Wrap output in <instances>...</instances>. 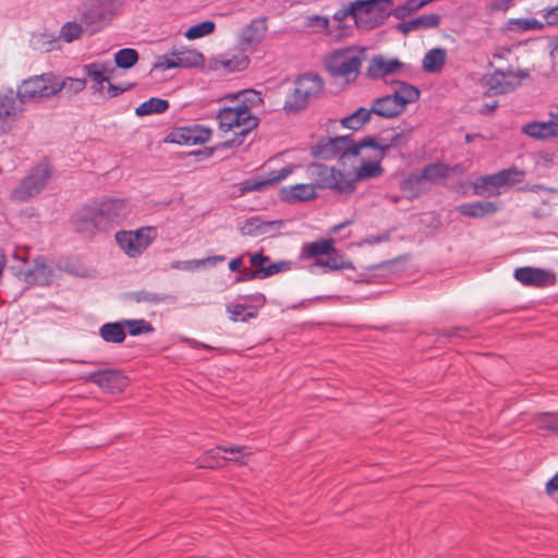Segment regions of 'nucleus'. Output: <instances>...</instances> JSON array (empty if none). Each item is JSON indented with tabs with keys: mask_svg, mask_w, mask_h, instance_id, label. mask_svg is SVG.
<instances>
[{
	"mask_svg": "<svg viewBox=\"0 0 558 558\" xmlns=\"http://www.w3.org/2000/svg\"><path fill=\"white\" fill-rule=\"evenodd\" d=\"M171 69H178L174 51L158 56L151 68L153 71L157 70L161 72Z\"/></svg>",
	"mask_w": 558,
	"mask_h": 558,
	"instance_id": "52",
	"label": "nucleus"
},
{
	"mask_svg": "<svg viewBox=\"0 0 558 558\" xmlns=\"http://www.w3.org/2000/svg\"><path fill=\"white\" fill-rule=\"evenodd\" d=\"M451 168L441 162H434L426 165L420 174L422 181H428L435 183L439 180L447 179L450 174Z\"/></svg>",
	"mask_w": 558,
	"mask_h": 558,
	"instance_id": "32",
	"label": "nucleus"
},
{
	"mask_svg": "<svg viewBox=\"0 0 558 558\" xmlns=\"http://www.w3.org/2000/svg\"><path fill=\"white\" fill-rule=\"evenodd\" d=\"M135 84L133 83H129L124 86L122 85H114L112 84L110 81L108 82L107 84V88L106 90L104 89V95L106 96V98H114V97H118L120 96L121 94H123L124 92L131 89L134 87Z\"/></svg>",
	"mask_w": 558,
	"mask_h": 558,
	"instance_id": "55",
	"label": "nucleus"
},
{
	"mask_svg": "<svg viewBox=\"0 0 558 558\" xmlns=\"http://www.w3.org/2000/svg\"><path fill=\"white\" fill-rule=\"evenodd\" d=\"M333 250L332 240H320L308 244L306 248V256L308 258L318 257L322 255H328Z\"/></svg>",
	"mask_w": 558,
	"mask_h": 558,
	"instance_id": "47",
	"label": "nucleus"
},
{
	"mask_svg": "<svg viewBox=\"0 0 558 558\" xmlns=\"http://www.w3.org/2000/svg\"><path fill=\"white\" fill-rule=\"evenodd\" d=\"M499 187L498 172H496L478 178L474 184V194L483 195L484 192H488L489 195H499Z\"/></svg>",
	"mask_w": 558,
	"mask_h": 558,
	"instance_id": "37",
	"label": "nucleus"
},
{
	"mask_svg": "<svg viewBox=\"0 0 558 558\" xmlns=\"http://www.w3.org/2000/svg\"><path fill=\"white\" fill-rule=\"evenodd\" d=\"M217 120L222 131L238 130L235 133L242 136L258 125V119L252 114L251 108L245 102L221 108Z\"/></svg>",
	"mask_w": 558,
	"mask_h": 558,
	"instance_id": "7",
	"label": "nucleus"
},
{
	"mask_svg": "<svg viewBox=\"0 0 558 558\" xmlns=\"http://www.w3.org/2000/svg\"><path fill=\"white\" fill-rule=\"evenodd\" d=\"M266 302V296L260 292L239 295L234 302L227 304L226 311L232 322L245 323L256 318Z\"/></svg>",
	"mask_w": 558,
	"mask_h": 558,
	"instance_id": "11",
	"label": "nucleus"
},
{
	"mask_svg": "<svg viewBox=\"0 0 558 558\" xmlns=\"http://www.w3.org/2000/svg\"><path fill=\"white\" fill-rule=\"evenodd\" d=\"M106 17V9L101 0H86L82 3L80 23L88 35H94L102 29Z\"/></svg>",
	"mask_w": 558,
	"mask_h": 558,
	"instance_id": "16",
	"label": "nucleus"
},
{
	"mask_svg": "<svg viewBox=\"0 0 558 558\" xmlns=\"http://www.w3.org/2000/svg\"><path fill=\"white\" fill-rule=\"evenodd\" d=\"M24 104L16 97L12 87L0 90V133H8L12 130L15 121L24 111Z\"/></svg>",
	"mask_w": 558,
	"mask_h": 558,
	"instance_id": "14",
	"label": "nucleus"
},
{
	"mask_svg": "<svg viewBox=\"0 0 558 558\" xmlns=\"http://www.w3.org/2000/svg\"><path fill=\"white\" fill-rule=\"evenodd\" d=\"M267 31L265 17L253 19L240 33L239 46L246 51L260 43Z\"/></svg>",
	"mask_w": 558,
	"mask_h": 558,
	"instance_id": "19",
	"label": "nucleus"
},
{
	"mask_svg": "<svg viewBox=\"0 0 558 558\" xmlns=\"http://www.w3.org/2000/svg\"><path fill=\"white\" fill-rule=\"evenodd\" d=\"M129 214L125 199L105 197L99 202L82 206L73 215L72 222L78 233L93 236L120 225Z\"/></svg>",
	"mask_w": 558,
	"mask_h": 558,
	"instance_id": "1",
	"label": "nucleus"
},
{
	"mask_svg": "<svg viewBox=\"0 0 558 558\" xmlns=\"http://www.w3.org/2000/svg\"><path fill=\"white\" fill-rule=\"evenodd\" d=\"M409 142V135L404 132L393 133L390 137H375V145L368 146L373 150L372 155L367 156L369 161L364 162L357 170L355 178L349 180H364L369 178H378L384 173V168L380 161L385 158L386 153L393 147L405 146Z\"/></svg>",
	"mask_w": 558,
	"mask_h": 558,
	"instance_id": "5",
	"label": "nucleus"
},
{
	"mask_svg": "<svg viewBox=\"0 0 558 558\" xmlns=\"http://www.w3.org/2000/svg\"><path fill=\"white\" fill-rule=\"evenodd\" d=\"M124 326L128 327L129 333L133 337L144 333H151L154 331L153 325L143 318L125 319Z\"/></svg>",
	"mask_w": 558,
	"mask_h": 558,
	"instance_id": "48",
	"label": "nucleus"
},
{
	"mask_svg": "<svg viewBox=\"0 0 558 558\" xmlns=\"http://www.w3.org/2000/svg\"><path fill=\"white\" fill-rule=\"evenodd\" d=\"M131 301L136 303H144L149 305H159L173 300V296L165 293H156L147 290H140L131 292L129 295Z\"/></svg>",
	"mask_w": 558,
	"mask_h": 558,
	"instance_id": "34",
	"label": "nucleus"
},
{
	"mask_svg": "<svg viewBox=\"0 0 558 558\" xmlns=\"http://www.w3.org/2000/svg\"><path fill=\"white\" fill-rule=\"evenodd\" d=\"M372 145H375V137L373 136H365L359 142H355L351 135L333 137L327 144V157L342 159L356 156L362 149Z\"/></svg>",
	"mask_w": 558,
	"mask_h": 558,
	"instance_id": "13",
	"label": "nucleus"
},
{
	"mask_svg": "<svg viewBox=\"0 0 558 558\" xmlns=\"http://www.w3.org/2000/svg\"><path fill=\"white\" fill-rule=\"evenodd\" d=\"M544 19L547 25L555 26L558 25V4L544 13Z\"/></svg>",
	"mask_w": 558,
	"mask_h": 558,
	"instance_id": "58",
	"label": "nucleus"
},
{
	"mask_svg": "<svg viewBox=\"0 0 558 558\" xmlns=\"http://www.w3.org/2000/svg\"><path fill=\"white\" fill-rule=\"evenodd\" d=\"M374 113L373 111H371V108L369 109H366V108H359L356 111L353 112V116L355 118H357V120L361 122V124L363 125L366 121H368V119L371 118V114Z\"/></svg>",
	"mask_w": 558,
	"mask_h": 558,
	"instance_id": "61",
	"label": "nucleus"
},
{
	"mask_svg": "<svg viewBox=\"0 0 558 558\" xmlns=\"http://www.w3.org/2000/svg\"><path fill=\"white\" fill-rule=\"evenodd\" d=\"M178 138L172 140L178 144L196 145L209 141L211 131L203 125L193 124L179 129Z\"/></svg>",
	"mask_w": 558,
	"mask_h": 558,
	"instance_id": "21",
	"label": "nucleus"
},
{
	"mask_svg": "<svg viewBox=\"0 0 558 558\" xmlns=\"http://www.w3.org/2000/svg\"><path fill=\"white\" fill-rule=\"evenodd\" d=\"M393 93L391 96L402 106L405 110L407 105L418 100L421 92L417 87L402 81H391Z\"/></svg>",
	"mask_w": 558,
	"mask_h": 558,
	"instance_id": "26",
	"label": "nucleus"
},
{
	"mask_svg": "<svg viewBox=\"0 0 558 558\" xmlns=\"http://www.w3.org/2000/svg\"><path fill=\"white\" fill-rule=\"evenodd\" d=\"M85 380L97 385L107 393H121L129 386V378L119 369H101L88 373Z\"/></svg>",
	"mask_w": 558,
	"mask_h": 558,
	"instance_id": "15",
	"label": "nucleus"
},
{
	"mask_svg": "<svg viewBox=\"0 0 558 558\" xmlns=\"http://www.w3.org/2000/svg\"><path fill=\"white\" fill-rule=\"evenodd\" d=\"M348 16H351L353 19L354 23L356 24V8H355L354 1L350 2L349 4H344L339 10H337L333 13L332 19L335 22L339 23L338 27L341 29L342 28L341 23Z\"/></svg>",
	"mask_w": 558,
	"mask_h": 558,
	"instance_id": "53",
	"label": "nucleus"
},
{
	"mask_svg": "<svg viewBox=\"0 0 558 558\" xmlns=\"http://www.w3.org/2000/svg\"><path fill=\"white\" fill-rule=\"evenodd\" d=\"M513 277L525 287L546 288L555 286L557 282L554 271L530 266L517 268Z\"/></svg>",
	"mask_w": 558,
	"mask_h": 558,
	"instance_id": "17",
	"label": "nucleus"
},
{
	"mask_svg": "<svg viewBox=\"0 0 558 558\" xmlns=\"http://www.w3.org/2000/svg\"><path fill=\"white\" fill-rule=\"evenodd\" d=\"M356 27L374 29L390 15L389 0H355Z\"/></svg>",
	"mask_w": 558,
	"mask_h": 558,
	"instance_id": "9",
	"label": "nucleus"
},
{
	"mask_svg": "<svg viewBox=\"0 0 558 558\" xmlns=\"http://www.w3.org/2000/svg\"><path fill=\"white\" fill-rule=\"evenodd\" d=\"M371 111L381 118L391 119L400 116L404 110L391 95H386L373 101Z\"/></svg>",
	"mask_w": 558,
	"mask_h": 558,
	"instance_id": "25",
	"label": "nucleus"
},
{
	"mask_svg": "<svg viewBox=\"0 0 558 558\" xmlns=\"http://www.w3.org/2000/svg\"><path fill=\"white\" fill-rule=\"evenodd\" d=\"M403 64L398 59L386 60L383 56H375L367 68V76L372 80H385L401 70Z\"/></svg>",
	"mask_w": 558,
	"mask_h": 558,
	"instance_id": "20",
	"label": "nucleus"
},
{
	"mask_svg": "<svg viewBox=\"0 0 558 558\" xmlns=\"http://www.w3.org/2000/svg\"><path fill=\"white\" fill-rule=\"evenodd\" d=\"M525 172L519 170L515 167L504 169L498 171V179L500 186H510L517 183H521L524 180Z\"/></svg>",
	"mask_w": 558,
	"mask_h": 558,
	"instance_id": "46",
	"label": "nucleus"
},
{
	"mask_svg": "<svg viewBox=\"0 0 558 558\" xmlns=\"http://www.w3.org/2000/svg\"><path fill=\"white\" fill-rule=\"evenodd\" d=\"M498 106H499V102L497 100L493 101V102L484 104L480 109V113L483 116H489L498 108Z\"/></svg>",
	"mask_w": 558,
	"mask_h": 558,
	"instance_id": "63",
	"label": "nucleus"
},
{
	"mask_svg": "<svg viewBox=\"0 0 558 558\" xmlns=\"http://www.w3.org/2000/svg\"><path fill=\"white\" fill-rule=\"evenodd\" d=\"M440 16L436 13L423 14L409 21L400 22L396 25V29L407 35L415 29H429L438 27Z\"/></svg>",
	"mask_w": 558,
	"mask_h": 558,
	"instance_id": "23",
	"label": "nucleus"
},
{
	"mask_svg": "<svg viewBox=\"0 0 558 558\" xmlns=\"http://www.w3.org/2000/svg\"><path fill=\"white\" fill-rule=\"evenodd\" d=\"M317 197V191L311 183L296 184L290 187L289 192L283 196L291 203L306 202Z\"/></svg>",
	"mask_w": 558,
	"mask_h": 558,
	"instance_id": "33",
	"label": "nucleus"
},
{
	"mask_svg": "<svg viewBox=\"0 0 558 558\" xmlns=\"http://www.w3.org/2000/svg\"><path fill=\"white\" fill-rule=\"evenodd\" d=\"M310 98L305 97L301 93H298V85L295 84L293 92L287 97L283 109L288 112H298L304 109Z\"/></svg>",
	"mask_w": 558,
	"mask_h": 558,
	"instance_id": "43",
	"label": "nucleus"
},
{
	"mask_svg": "<svg viewBox=\"0 0 558 558\" xmlns=\"http://www.w3.org/2000/svg\"><path fill=\"white\" fill-rule=\"evenodd\" d=\"M83 33H85V28L80 23V21H70L62 25L59 37L64 43H72L81 38Z\"/></svg>",
	"mask_w": 558,
	"mask_h": 558,
	"instance_id": "42",
	"label": "nucleus"
},
{
	"mask_svg": "<svg viewBox=\"0 0 558 558\" xmlns=\"http://www.w3.org/2000/svg\"><path fill=\"white\" fill-rule=\"evenodd\" d=\"M529 76L526 70L507 71L497 69L485 77V86L490 95L508 94L519 87L524 78Z\"/></svg>",
	"mask_w": 558,
	"mask_h": 558,
	"instance_id": "12",
	"label": "nucleus"
},
{
	"mask_svg": "<svg viewBox=\"0 0 558 558\" xmlns=\"http://www.w3.org/2000/svg\"><path fill=\"white\" fill-rule=\"evenodd\" d=\"M422 182L418 173H410L401 181L400 189L408 194L409 197H417L422 192Z\"/></svg>",
	"mask_w": 558,
	"mask_h": 558,
	"instance_id": "45",
	"label": "nucleus"
},
{
	"mask_svg": "<svg viewBox=\"0 0 558 558\" xmlns=\"http://www.w3.org/2000/svg\"><path fill=\"white\" fill-rule=\"evenodd\" d=\"M304 25L307 28L313 29L315 33H324L326 35H332L333 32L330 29V22L327 16L314 14L305 19Z\"/></svg>",
	"mask_w": 558,
	"mask_h": 558,
	"instance_id": "44",
	"label": "nucleus"
},
{
	"mask_svg": "<svg viewBox=\"0 0 558 558\" xmlns=\"http://www.w3.org/2000/svg\"><path fill=\"white\" fill-rule=\"evenodd\" d=\"M306 174L315 190L328 189L341 195L350 194L355 190V180H349L348 174L323 163H311Z\"/></svg>",
	"mask_w": 558,
	"mask_h": 558,
	"instance_id": "6",
	"label": "nucleus"
},
{
	"mask_svg": "<svg viewBox=\"0 0 558 558\" xmlns=\"http://www.w3.org/2000/svg\"><path fill=\"white\" fill-rule=\"evenodd\" d=\"M513 0H493L490 9L493 11H507L512 5Z\"/></svg>",
	"mask_w": 558,
	"mask_h": 558,
	"instance_id": "59",
	"label": "nucleus"
},
{
	"mask_svg": "<svg viewBox=\"0 0 558 558\" xmlns=\"http://www.w3.org/2000/svg\"><path fill=\"white\" fill-rule=\"evenodd\" d=\"M546 493L551 495L558 492V472L545 485Z\"/></svg>",
	"mask_w": 558,
	"mask_h": 558,
	"instance_id": "62",
	"label": "nucleus"
},
{
	"mask_svg": "<svg viewBox=\"0 0 558 558\" xmlns=\"http://www.w3.org/2000/svg\"><path fill=\"white\" fill-rule=\"evenodd\" d=\"M510 29L517 32L539 31L543 23L536 19H513L509 21Z\"/></svg>",
	"mask_w": 558,
	"mask_h": 558,
	"instance_id": "51",
	"label": "nucleus"
},
{
	"mask_svg": "<svg viewBox=\"0 0 558 558\" xmlns=\"http://www.w3.org/2000/svg\"><path fill=\"white\" fill-rule=\"evenodd\" d=\"M365 48L348 46L331 51L325 58V68L333 78H341L350 84L357 80L365 60Z\"/></svg>",
	"mask_w": 558,
	"mask_h": 558,
	"instance_id": "2",
	"label": "nucleus"
},
{
	"mask_svg": "<svg viewBox=\"0 0 558 558\" xmlns=\"http://www.w3.org/2000/svg\"><path fill=\"white\" fill-rule=\"evenodd\" d=\"M59 84H63V89H66L73 94H77L86 87V80L66 77L62 81L59 80Z\"/></svg>",
	"mask_w": 558,
	"mask_h": 558,
	"instance_id": "54",
	"label": "nucleus"
},
{
	"mask_svg": "<svg viewBox=\"0 0 558 558\" xmlns=\"http://www.w3.org/2000/svg\"><path fill=\"white\" fill-rule=\"evenodd\" d=\"M281 220L266 221L258 217H252L245 221L242 233L250 236H260L267 234L272 228L279 229Z\"/></svg>",
	"mask_w": 558,
	"mask_h": 558,
	"instance_id": "29",
	"label": "nucleus"
},
{
	"mask_svg": "<svg viewBox=\"0 0 558 558\" xmlns=\"http://www.w3.org/2000/svg\"><path fill=\"white\" fill-rule=\"evenodd\" d=\"M317 265L324 267L326 270H338L341 268V266L336 263L335 258H329L324 262H318Z\"/></svg>",
	"mask_w": 558,
	"mask_h": 558,
	"instance_id": "64",
	"label": "nucleus"
},
{
	"mask_svg": "<svg viewBox=\"0 0 558 558\" xmlns=\"http://www.w3.org/2000/svg\"><path fill=\"white\" fill-rule=\"evenodd\" d=\"M53 174V167L45 159L33 166L20 183L10 192V198L26 203L37 197L48 185Z\"/></svg>",
	"mask_w": 558,
	"mask_h": 558,
	"instance_id": "4",
	"label": "nucleus"
},
{
	"mask_svg": "<svg viewBox=\"0 0 558 558\" xmlns=\"http://www.w3.org/2000/svg\"><path fill=\"white\" fill-rule=\"evenodd\" d=\"M521 131L525 135L536 140H544L554 136L549 120L546 122H529L522 126Z\"/></svg>",
	"mask_w": 558,
	"mask_h": 558,
	"instance_id": "36",
	"label": "nucleus"
},
{
	"mask_svg": "<svg viewBox=\"0 0 558 558\" xmlns=\"http://www.w3.org/2000/svg\"><path fill=\"white\" fill-rule=\"evenodd\" d=\"M293 170L294 167L289 165L278 170L275 169L265 172L263 178L246 179L241 183L240 191L244 194L253 191H259L267 185L277 184L288 178L293 172Z\"/></svg>",
	"mask_w": 558,
	"mask_h": 558,
	"instance_id": "18",
	"label": "nucleus"
},
{
	"mask_svg": "<svg viewBox=\"0 0 558 558\" xmlns=\"http://www.w3.org/2000/svg\"><path fill=\"white\" fill-rule=\"evenodd\" d=\"M290 263L288 262H278L268 264L267 268H257V269H247L244 268L238 276L234 278V282H245L255 279H265L272 275L279 274L289 269Z\"/></svg>",
	"mask_w": 558,
	"mask_h": 558,
	"instance_id": "22",
	"label": "nucleus"
},
{
	"mask_svg": "<svg viewBox=\"0 0 558 558\" xmlns=\"http://www.w3.org/2000/svg\"><path fill=\"white\" fill-rule=\"evenodd\" d=\"M140 54L133 48H121L113 57L116 66L123 70H129L134 66L138 61Z\"/></svg>",
	"mask_w": 558,
	"mask_h": 558,
	"instance_id": "41",
	"label": "nucleus"
},
{
	"mask_svg": "<svg viewBox=\"0 0 558 558\" xmlns=\"http://www.w3.org/2000/svg\"><path fill=\"white\" fill-rule=\"evenodd\" d=\"M457 210L465 217L482 218L494 215L498 211V205L494 202L476 201L463 203L457 206Z\"/></svg>",
	"mask_w": 558,
	"mask_h": 558,
	"instance_id": "24",
	"label": "nucleus"
},
{
	"mask_svg": "<svg viewBox=\"0 0 558 558\" xmlns=\"http://www.w3.org/2000/svg\"><path fill=\"white\" fill-rule=\"evenodd\" d=\"M425 5V0H407L393 9L392 14L398 20H404L411 13L417 11Z\"/></svg>",
	"mask_w": 558,
	"mask_h": 558,
	"instance_id": "49",
	"label": "nucleus"
},
{
	"mask_svg": "<svg viewBox=\"0 0 558 558\" xmlns=\"http://www.w3.org/2000/svg\"><path fill=\"white\" fill-rule=\"evenodd\" d=\"M341 123L344 128L351 130H359L362 126L361 122L353 116V113L347 118H343Z\"/></svg>",
	"mask_w": 558,
	"mask_h": 558,
	"instance_id": "60",
	"label": "nucleus"
},
{
	"mask_svg": "<svg viewBox=\"0 0 558 558\" xmlns=\"http://www.w3.org/2000/svg\"><path fill=\"white\" fill-rule=\"evenodd\" d=\"M85 74L93 82V88L96 93L104 94V84L109 82V77L105 74L106 65L99 62L85 64L83 68Z\"/></svg>",
	"mask_w": 558,
	"mask_h": 558,
	"instance_id": "30",
	"label": "nucleus"
},
{
	"mask_svg": "<svg viewBox=\"0 0 558 558\" xmlns=\"http://www.w3.org/2000/svg\"><path fill=\"white\" fill-rule=\"evenodd\" d=\"M269 256L265 255L263 252H256L250 257V264L254 269L257 268H267V262H269Z\"/></svg>",
	"mask_w": 558,
	"mask_h": 558,
	"instance_id": "57",
	"label": "nucleus"
},
{
	"mask_svg": "<svg viewBox=\"0 0 558 558\" xmlns=\"http://www.w3.org/2000/svg\"><path fill=\"white\" fill-rule=\"evenodd\" d=\"M251 453L243 446H218L206 450L196 459V466L202 469L219 468L223 460L234 461L239 465H244L248 461Z\"/></svg>",
	"mask_w": 558,
	"mask_h": 558,
	"instance_id": "10",
	"label": "nucleus"
},
{
	"mask_svg": "<svg viewBox=\"0 0 558 558\" xmlns=\"http://www.w3.org/2000/svg\"><path fill=\"white\" fill-rule=\"evenodd\" d=\"M208 259H191L186 262H177L172 265L175 269H184V270H195L199 266H204L207 264Z\"/></svg>",
	"mask_w": 558,
	"mask_h": 558,
	"instance_id": "56",
	"label": "nucleus"
},
{
	"mask_svg": "<svg viewBox=\"0 0 558 558\" xmlns=\"http://www.w3.org/2000/svg\"><path fill=\"white\" fill-rule=\"evenodd\" d=\"M446 60V50L442 48L430 49L423 59V69L429 73L439 72Z\"/></svg>",
	"mask_w": 558,
	"mask_h": 558,
	"instance_id": "35",
	"label": "nucleus"
},
{
	"mask_svg": "<svg viewBox=\"0 0 558 558\" xmlns=\"http://www.w3.org/2000/svg\"><path fill=\"white\" fill-rule=\"evenodd\" d=\"M169 101L158 97H151L142 102L136 109L137 117H144L153 113H162L169 108Z\"/></svg>",
	"mask_w": 558,
	"mask_h": 558,
	"instance_id": "38",
	"label": "nucleus"
},
{
	"mask_svg": "<svg viewBox=\"0 0 558 558\" xmlns=\"http://www.w3.org/2000/svg\"><path fill=\"white\" fill-rule=\"evenodd\" d=\"M63 90V84L53 72L32 75L16 87V97L21 104H40Z\"/></svg>",
	"mask_w": 558,
	"mask_h": 558,
	"instance_id": "3",
	"label": "nucleus"
},
{
	"mask_svg": "<svg viewBox=\"0 0 558 558\" xmlns=\"http://www.w3.org/2000/svg\"><path fill=\"white\" fill-rule=\"evenodd\" d=\"M124 320L106 323L99 328V336L109 343H122L126 337Z\"/></svg>",
	"mask_w": 558,
	"mask_h": 558,
	"instance_id": "31",
	"label": "nucleus"
},
{
	"mask_svg": "<svg viewBox=\"0 0 558 558\" xmlns=\"http://www.w3.org/2000/svg\"><path fill=\"white\" fill-rule=\"evenodd\" d=\"M174 54L178 68H194L199 65L204 60L203 54L193 49H183L180 51H174Z\"/></svg>",
	"mask_w": 558,
	"mask_h": 558,
	"instance_id": "40",
	"label": "nucleus"
},
{
	"mask_svg": "<svg viewBox=\"0 0 558 558\" xmlns=\"http://www.w3.org/2000/svg\"><path fill=\"white\" fill-rule=\"evenodd\" d=\"M222 70L226 73L241 72L250 64V59L244 53L225 56L219 61Z\"/></svg>",
	"mask_w": 558,
	"mask_h": 558,
	"instance_id": "39",
	"label": "nucleus"
},
{
	"mask_svg": "<svg viewBox=\"0 0 558 558\" xmlns=\"http://www.w3.org/2000/svg\"><path fill=\"white\" fill-rule=\"evenodd\" d=\"M215 31V23L213 21H203L197 23L185 32L187 39H196L211 34Z\"/></svg>",
	"mask_w": 558,
	"mask_h": 558,
	"instance_id": "50",
	"label": "nucleus"
},
{
	"mask_svg": "<svg viewBox=\"0 0 558 558\" xmlns=\"http://www.w3.org/2000/svg\"><path fill=\"white\" fill-rule=\"evenodd\" d=\"M298 93L305 95L307 98L318 96L324 89V81L318 74L306 73L301 75L296 81Z\"/></svg>",
	"mask_w": 558,
	"mask_h": 558,
	"instance_id": "28",
	"label": "nucleus"
},
{
	"mask_svg": "<svg viewBox=\"0 0 558 558\" xmlns=\"http://www.w3.org/2000/svg\"><path fill=\"white\" fill-rule=\"evenodd\" d=\"M157 236L154 227H141L135 231L121 230L114 235L116 242L125 255L132 258L141 256Z\"/></svg>",
	"mask_w": 558,
	"mask_h": 558,
	"instance_id": "8",
	"label": "nucleus"
},
{
	"mask_svg": "<svg viewBox=\"0 0 558 558\" xmlns=\"http://www.w3.org/2000/svg\"><path fill=\"white\" fill-rule=\"evenodd\" d=\"M51 269L45 263L43 256H37L34 260L33 268L24 274V279L29 284L46 286L50 281Z\"/></svg>",
	"mask_w": 558,
	"mask_h": 558,
	"instance_id": "27",
	"label": "nucleus"
}]
</instances>
